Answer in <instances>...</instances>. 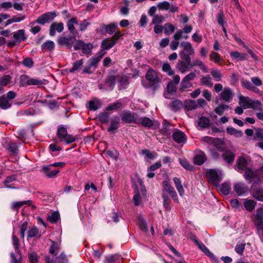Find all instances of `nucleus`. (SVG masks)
<instances>
[{"label":"nucleus","instance_id":"obj_1","mask_svg":"<svg viewBox=\"0 0 263 263\" xmlns=\"http://www.w3.org/2000/svg\"><path fill=\"white\" fill-rule=\"evenodd\" d=\"M205 175L209 181L215 185L222 179V171L218 169H208L205 171Z\"/></svg>","mask_w":263,"mask_h":263},{"label":"nucleus","instance_id":"obj_2","mask_svg":"<svg viewBox=\"0 0 263 263\" xmlns=\"http://www.w3.org/2000/svg\"><path fill=\"white\" fill-rule=\"evenodd\" d=\"M57 136L61 142H64L66 144L72 143L76 141V137L67 134L66 128L61 126L58 129Z\"/></svg>","mask_w":263,"mask_h":263},{"label":"nucleus","instance_id":"obj_3","mask_svg":"<svg viewBox=\"0 0 263 263\" xmlns=\"http://www.w3.org/2000/svg\"><path fill=\"white\" fill-rule=\"evenodd\" d=\"M244 177L249 182L260 181L259 172L257 170H253L250 168H246L245 171Z\"/></svg>","mask_w":263,"mask_h":263},{"label":"nucleus","instance_id":"obj_4","mask_svg":"<svg viewBox=\"0 0 263 263\" xmlns=\"http://www.w3.org/2000/svg\"><path fill=\"white\" fill-rule=\"evenodd\" d=\"M163 192L167 193L172 197L173 200L178 202V198L174 188L171 185L168 180H165L162 182Z\"/></svg>","mask_w":263,"mask_h":263},{"label":"nucleus","instance_id":"obj_5","mask_svg":"<svg viewBox=\"0 0 263 263\" xmlns=\"http://www.w3.org/2000/svg\"><path fill=\"white\" fill-rule=\"evenodd\" d=\"M56 16L57 14L54 11L45 13L40 15L35 22L43 25L46 23L52 21Z\"/></svg>","mask_w":263,"mask_h":263},{"label":"nucleus","instance_id":"obj_6","mask_svg":"<svg viewBox=\"0 0 263 263\" xmlns=\"http://www.w3.org/2000/svg\"><path fill=\"white\" fill-rule=\"evenodd\" d=\"M145 78L151 85H157L161 81V78L156 71L151 69L147 70Z\"/></svg>","mask_w":263,"mask_h":263},{"label":"nucleus","instance_id":"obj_7","mask_svg":"<svg viewBox=\"0 0 263 263\" xmlns=\"http://www.w3.org/2000/svg\"><path fill=\"white\" fill-rule=\"evenodd\" d=\"M233 191L237 196H240L247 194L249 188L245 183L237 182L234 184Z\"/></svg>","mask_w":263,"mask_h":263},{"label":"nucleus","instance_id":"obj_8","mask_svg":"<svg viewBox=\"0 0 263 263\" xmlns=\"http://www.w3.org/2000/svg\"><path fill=\"white\" fill-rule=\"evenodd\" d=\"M75 40L76 38L73 35V36H60L58 39V43L60 45H65L67 48H69Z\"/></svg>","mask_w":263,"mask_h":263},{"label":"nucleus","instance_id":"obj_9","mask_svg":"<svg viewBox=\"0 0 263 263\" xmlns=\"http://www.w3.org/2000/svg\"><path fill=\"white\" fill-rule=\"evenodd\" d=\"M121 118L122 121L130 123L132 122H134L136 123H138L137 121V115L132 113L130 111H124L121 115Z\"/></svg>","mask_w":263,"mask_h":263},{"label":"nucleus","instance_id":"obj_10","mask_svg":"<svg viewBox=\"0 0 263 263\" xmlns=\"http://www.w3.org/2000/svg\"><path fill=\"white\" fill-rule=\"evenodd\" d=\"M158 8L160 10H169L171 13H175L178 10V7L176 5H171L167 1H163L158 4Z\"/></svg>","mask_w":263,"mask_h":263},{"label":"nucleus","instance_id":"obj_11","mask_svg":"<svg viewBox=\"0 0 263 263\" xmlns=\"http://www.w3.org/2000/svg\"><path fill=\"white\" fill-rule=\"evenodd\" d=\"M251 193L253 198L257 201L263 202V187L259 186H252Z\"/></svg>","mask_w":263,"mask_h":263},{"label":"nucleus","instance_id":"obj_12","mask_svg":"<svg viewBox=\"0 0 263 263\" xmlns=\"http://www.w3.org/2000/svg\"><path fill=\"white\" fill-rule=\"evenodd\" d=\"M64 28V24L62 22H54L51 24L49 28V35L51 36L55 34V32H62Z\"/></svg>","mask_w":263,"mask_h":263},{"label":"nucleus","instance_id":"obj_13","mask_svg":"<svg viewBox=\"0 0 263 263\" xmlns=\"http://www.w3.org/2000/svg\"><path fill=\"white\" fill-rule=\"evenodd\" d=\"M180 46L182 48V50L179 54H193L195 53L194 49L193 48L191 44L188 42H182L180 44Z\"/></svg>","mask_w":263,"mask_h":263},{"label":"nucleus","instance_id":"obj_14","mask_svg":"<svg viewBox=\"0 0 263 263\" xmlns=\"http://www.w3.org/2000/svg\"><path fill=\"white\" fill-rule=\"evenodd\" d=\"M172 136L174 140L178 143H184L187 140L185 134L180 130L175 131Z\"/></svg>","mask_w":263,"mask_h":263},{"label":"nucleus","instance_id":"obj_15","mask_svg":"<svg viewBox=\"0 0 263 263\" xmlns=\"http://www.w3.org/2000/svg\"><path fill=\"white\" fill-rule=\"evenodd\" d=\"M221 99L225 102H230L232 101L233 97V93L232 89L228 87H226L224 88L221 95Z\"/></svg>","mask_w":263,"mask_h":263},{"label":"nucleus","instance_id":"obj_16","mask_svg":"<svg viewBox=\"0 0 263 263\" xmlns=\"http://www.w3.org/2000/svg\"><path fill=\"white\" fill-rule=\"evenodd\" d=\"M241 200L243 201L245 209L249 212H252L257 204L256 202L253 199L245 198L241 199Z\"/></svg>","mask_w":263,"mask_h":263},{"label":"nucleus","instance_id":"obj_17","mask_svg":"<svg viewBox=\"0 0 263 263\" xmlns=\"http://www.w3.org/2000/svg\"><path fill=\"white\" fill-rule=\"evenodd\" d=\"M256 219L255 223L258 227H260L263 223V205H260V206L256 210Z\"/></svg>","mask_w":263,"mask_h":263},{"label":"nucleus","instance_id":"obj_18","mask_svg":"<svg viewBox=\"0 0 263 263\" xmlns=\"http://www.w3.org/2000/svg\"><path fill=\"white\" fill-rule=\"evenodd\" d=\"M176 67L182 73H185L192 68L191 66L185 63L183 60L178 61Z\"/></svg>","mask_w":263,"mask_h":263},{"label":"nucleus","instance_id":"obj_19","mask_svg":"<svg viewBox=\"0 0 263 263\" xmlns=\"http://www.w3.org/2000/svg\"><path fill=\"white\" fill-rule=\"evenodd\" d=\"M120 123V118L117 116L112 117L110 119V124L107 128V130L110 132H114L119 128Z\"/></svg>","mask_w":263,"mask_h":263},{"label":"nucleus","instance_id":"obj_20","mask_svg":"<svg viewBox=\"0 0 263 263\" xmlns=\"http://www.w3.org/2000/svg\"><path fill=\"white\" fill-rule=\"evenodd\" d=\"M42 171L43 173L48 178H52L57 175L59 172V170H51V165H46L43 166Z\"/></svg>","mask_w":263,"mask_h":263},{"label":"nucleus","instance_id":"obj_21","mask_svg":"<svg viewBox=\"0 0 263 263\" xmlns=\"http://www.w3.org/2000/svg\"><path fill=\"white\" fill-rule=\"evenodd\" d=\"M105 54V51H101L97 55L90 58L89 59L90 66L96 68L98 66V63L100 61L101 59Z\"/></svg>","mask_w":263,"mask_h":263},{"label":"nucleus","instance_id":"obj_22","mask_svg":"<svg viewBox=\"0 0 263 263\" xmlns=\"http://www.w3.org/2000/svg\"><path fill=\"white\" fill-rule=\"evenodd\" d=\"M247 166V160L243 157H239L237 160L236 163V169L237 171L242 173L243 171H246V168H249Z\"/></svg>","mask_w":263,"mask_h":263},{"label":"nucleus","instance_id":"obj_23","mask_svg":"<svg viewBox=\"0 0 263 263\" xmlns=\"http://www.w3.org/2000/svg\"><path fill=\"white\" fill-rule=\"evenodd\" d=\"M13 37L15 42L18 43H21L22 41H25L27 39V36L25 35V32L24 29H20L13 33Z\"/></svg>","mask_w":263,"mask_h":263},{"label":"nucleus","instance_id":"obj_24","mask_svg":"<svg viewBox=\"0 0 263 263\" xmlns=\"http://www.w3.org/2000/svg\"><path fill=\"white\" fill-rule=\"evenodd\" d=\"M116 43V41H114L111 39H105L101 43V47L102 50L101 51H104L106 50H108L112 47Z\"/></svg>","mask_w":263,"mask_h":263},{"label":"nucleus","instance_id":"obj_25","mask_svg":"<svg viewBox=\"0 0 263 263\" xmlns=\"http://www.w3.org/2000/svg\"><path fill=\"white\" fill-rule=\"evenodd\" d=\"M78 20L76 17H72L69 20L67 23V27L70 32L74 35L77 31L75 29L74 25L78 24Z\"/></svg>","mask_w":263,"mask_h":263},{"label":"nucleus","instance_id":"obj_26","mask_svg":"<svg viewBox=\"0 0 263 263\" xmlns=\"http://www.w3.org/2000/svg\"><path fill=\"white\" fill-rule=\"evenodd\" d=\"M235 155L231 151H225L222 155V157L224 161L227 163H232L235 159Z\"/></svg>","mask_w":263,"mask_h":263},{"label":"nucleus","instance_id":"obj_27","mask_svg":"<svg viewBox=\"0 0 263 263\" xmlns=\"http://www.w3.org/2000/svg\"><path fill=\"white\" fill-rule=\"evenodd\" d=\"M194 162L196 165H201L206 160V157L205 154L200 152L199 154H196L194 158Z\"/></svg>","mask_w":263,"mask_h":263},{"label":"nucleus","instance_id":"obj_28","mask_svg":"<svg viewBox=\"0 0 263 263\" xmlns=\"http://www.w3.org/2000/svg\"><path fill=\"white\" fill-rule=\"evenodd\" d=\"M116 83L115 77L114 76H110L107 79L104 84V88L106 90H111Z\"/></svg>","mask_w":263,"mask_h":263},{"label":"nucleus","instance_id":"obj_29","mask_svg":"<svg viewBox=\"0 0 263 263\" xmlns=\"http://www.w3.org/2000/svg\"><path fill=\"white\" fill-rule=\"evenodd\" d=\"M117 28L118 26L117 24L112 23L107 25H104L102 27V29L104 30L106 33L112 34L116 32Z\"/></svg>","mask_w":263,"mask_h":263},{"label":"nucleus","instance_id":"obj_30","mask_svg":"<svg viewBox=\"0 0 263 263\" xmlns=\"http://www.w3.org/2000/svg\"><path fill=\"white\" fill-rule=\"evenodd\" d=\"M31 201L30 200L23 201H15L13 202L11 205L12 210L18 211L19 209L24 204H31Z\"/></svg>","mask_w":263,"mask_h":263},{"label":"nucleus","instance_id":"obj_31","mask_svg":"<svg viewBox=\"0 0 263 263\" xmlns=\"http://www.w3.org/2000/svg\"><path fill=\"white\" fill-rule=\"evenodd\" d=\"M11 106L10 101L9 100L6 96L3 95L0 97V107L3 109H7Z\"/></svg>","mask_w":263,"mask_h":263},{"label":"nucleus","instance_id":"obj_32","mask_svg":"<svg viewBox=\"0 0 263 263\" xmlns=\"http://www.w3.org/2000/svg\"><path fill=\"white\" fill-rule=\"evenodd\" d=\"M137 121L138 122V123H140L142 125L145 127L149 128L154 125V122L147 117H143L140 119H137Z\"/></svg>","mask_w":263,"mask_h":263},{"label":"nucleus","instance_id":"obj_33","mask_svg":"<svg viewBox=\"0 0 263 263\" xmlns=\"http://www.w3.org/2000/svg\"><path fill=\"white\" fill-rule=\"evenodd\" d=\"M251 101L252 100L250 99V98L241 96L239 98V104L244 109L250 108V107L249 106L251 105Z\"/></svg>","mask_w":263,"mask_h":263},{"label":"nucleus","instance_id":"obj_34","mask_svg":"<svg viewBox=\"0 0 263 263\" xmlns=\"http://www.w3.org/2000/svg\"><path fill=\"white\" fill-rule=\"evenodd\" d=\"M230 55L232 58L239 61L246 60L247 58L246 53H239L238 51H232L230 52Z\"/></svg>","mask_w":263,"mask_h":263},{"label":"nucleus","instance_id":"obj_35","mask_svg":"<svg viewBox=\"0 0 263 263\" xmlns=\"http://www.w3.org/2000/svg\"><path fill=\"white\" fill-rule=\"evenodd\" d=\"M226 130L228 134L233 135L235 137H241L243 135L242 131L237 130L232 127H228Z\"/></svg>","mask_w":263,"mask_h":263},{"label":"nucleus","instance_id":"obj_36","mask_svg":"<svg viewBox=\"0 0 263 263\" xmlns=\"http://www.w3.org/2000/svg\"><path fill=\"white\" fill-rule=\"evenodd\" d=\"M231 190V185L230 183L224 182L221 184L220 187V191L224 195H228L230 194Z\"/></svg>","mask_w":263,"mask_h":263},{"label":"nucleus","instance_id":"obj_37","mask_svg":"<svg viewBox=\"0 0 263 263\" xmlns=\"http://www.w3.org/2000/svg\"><path fill=\"white\" fill-rule=\"evenodd\" d=\"M5 144V147L7 151L14 154L18 152L17 146L15 143L12 142H6Z\"/></svg>","mask_w":263,"mask_h":263},{"label":"nucleus","instance_id":"obj_38","mask_svg":"<svg viewBox=\"0 0 263 263\" xmlns=\"http://www.w3.org/2000/svg\"><path fill=\"white\" fill-rule=\"evenodd\" d=\"M195 66H199L201 70L204 72H208V69L203 64V63L200 60L195 59L192 62L191 68Z\"/></svg>","mask_w":263,"mask_h":263},{"label":"nucleus","instance_id":"obj_39","mask_svg":"<svg viewBox=\"0 0 263 263\" xmlns=\"http://www.w3.org/2000/svg\"><path fill=\"white\" fill-rule=\"evenodd\" d=\"M200 82L202 85L209 87H212L213 85L212 79L210 76L202 77L200 79Z\"/></svg>","mask_w":263,"mask_h":263},{"label":"nucleus","instance_id":"obj_40","mask_svg":"<svg viewBox=\"0 0 263 263\" xmlns=\"http://www.w3.org/2000/svg\"><path fill=\"white\" fill-rule=\"evenodd\" d=\"M184 106L187 110H191L197 107V104L195 101L188 100L185 101Z\"/></svg>","mask_w":263,"mask_h":263},{"label":"nucleus","instance_id":"obj_41","mask_svg":"<svg viewBox=\"0 0 263 263\" xmlns=\"http://www.w3.org/2000/svg\"><path fill=\"white\" fill-rule=\"evenodd\" d=\"M47 81L45 79L40 80L37 78H30L29 85L41 86L46 84Z\"/></svg>","mask_w":263,"mask_h":263},{"label":"nucleus","instance_id":"obj_42","mask_svg":"<svg viewBox=\"0 0 263 263\" xmlns=\"http://www.w3.org/2000/svg\"><path fill=\"white\" fill-rule=\"evenodd\" d=\"M30 78L29 76L26 74H22L20 78V86L25 87L29 84Z\"/></svg>","mask_w":263,"mask_h":263},{"label":"nucleus","instance_id":"obj_43","mask_svg":"<svg viewBox=\"0 0 263 263\" xmlns=\"http://www.w3.org/2000/svg\"><path fill=\"white\" fill-rule=\"evenodd\" d=\"M198 125L202 128H206L210 125V121L209 118L202 117L198 120Z\"/></svg>","mask_w":263,"mask_h":263},{"label":"nucleus","instance_id":"obj_44","mask_svg":"<svg viewBox=\"0 0 263 263\" xmlns=\"http://www.w3.org/2000/svg\"><path fill=\"white\" fill-rule=\"evenodd\" d=\"M175 30V26L170 23H166L164 25V31L166 35H170Z\"/></svg>","mask_w":263,"mask_h":263},{"label":"nucleus","instance_id":"obj_45","mask_svg":"<svg viewBox=\"0 0 263 263\" xmlns=\"http://www.w3.org/2000/svg\"><path fill=\"white\" fill-rule=\"evenodd\" d=\"M60 219V214L58 212H52L50 215L48 216V220L52 223L57 222Z\"/></svg>","mask_w":263,"mask_h":263},{"label":"nucleus","instance_id":"obj_46","mask_svg":"<svg viewBox=\"0 0 263 263\" xmlns=\"http://www.w3.org/2000/svg\"><path fill=\"white\" fill-rule=\"evenodd\" d=\"M119 256L117 255H112L105 257V263H119Z\"/></svg>","mask_w":263,"mask_h":263},{"label":"nucleus","instance_id":"obj_47","mask_svg":"<svg viewBox=\"0 0 263 263\" xmlns=\"http://www.w3.org/2000/svg\"><path fill=\"white\" fill-rule=\"evenodd\" d=\"M229 107V106L227 105L221 104L215 108V111L217 114L222 115L224 111L228 109Z\"/></svg>","mask_w":263,"mask_h":263},{"label":"nucleus","instance_id":"obj_48","mask_svg":"<svg viewBox=\"0 0 263 263\" xmlns=\"http://www.w3.org/2000/svg\"><path fill=\"white\" fill-rule=\"evenodd\" d=\"M210 57L211 60L216 64H219L222 61V58L216 52H212L210 54Z\"/></svg>","mask_w":263,"mask_h":263},{"label":"nucleus","instance_id":"obj_49","mask_svg":"<svg viewBox=\"0 0 263 263\" xmlns=\"http://www.w3.org/2000/svg\"><path fill=\"white\" fill-rule=\"evenodd\" d=\"M211 73L213 78L216 81H220L222 77V74L218 69H212Z\"/></svg>","mask_w":263,"mask_h":263},{"label":"nucleus","instance_id":"obj_50","mask_svg":"<svg viewBox=\"0 0 263 263\" xmlns=\"http://www.w3.org/2000/svg\"><path fill=\"white\" fill-rule=\"evenodd\" d=\"M83 64V61L82 59L77 61L73 63L72 68L69 69V72H73L74 71L80 69Z\"/></svg>","mask_w":263,"mask_h":263},{"label":"nucleus","instance_id":"obj_51","mask_svg":"<svg viewBox=\"0 0 263 263\" xmlns=\"http://www.w3.org/2000/svg\"><path fill=\"white\" fill-rule=\"evenodd\" d=\"M41 48L42 49L51 51L54 48V43L51 41H47L42 45Z\"/></svg>","mask_w":263,"mask_h":263},{"label":"nucleus","instance_id":"obj_52","mask_svg":"<svg viewBox=\"0 0 263 263\" xmlns=\"http://www.w3.org/2000/svg\"><path fill=\"white\" fill-rule=\"evenodd\" d=\"M122 107V104L118 101L114 102L112 104H109L107 107L106 110H115L121 108Z\"/></svg>","mask_w":263,"mask_h":263},{"label":"nucleus","instance_id":"obj_53","mask_svg":"<svg viewBox=\"0 0 263 263\" xmlns=\"http://www.w3.org/2000/svg\"><path fill=\"white\" fill-rule=\"evenodd\" d=\"M11 77L9 75L4 76L0 79V86H6L10 82Z\"/></svg>","mask_w":263,"mask_h":263},{"label":"nucleus","instance_id":"obj_54","mask_svg":"<svg viewBox=\"0 0 263 263\" xmlns=\"http://www.w3.org/2000/svg\"><path fill=\"white\" fill-rule=\"evenodd\" d=\"M182 106V103L179 100H175L171 103V107L174 111H177Z\"/></svg>","mask_w":263,"mask_h":263},{"label":"nucleus","instance_id":"obj_55","mask_svg":"<svg viewBox=\"0 0 263 263\" xmlns=\"http://www.w3.org/2000/svg\"><path fill=\"white\" fill-rule=\"evenodd\" d=\"M162 70L169 76H172L174 74V70L171 68L170 65L168 63H165L163 64Z\"/></svg>","mask_w":263,"mask_h":263},{"label":"nucleus","instance_id":"obj_56","mask_svg":"<svg viewBox=\"0 0 263 263\" xmlns=\"http://www.w3.org/2000/svg\"><path fill=\"white\" fill-rule=\"evenodd\" d=\"M179 163L186 170H192L193 168V166L185 159H180Z\"/></svg>","mask_w":263,"mask_h":263},{"label":"nucleus","instance_id":"obj_57","mask_svg":"<svg viewBox=\"0 0 263 263\" xmlns=\"http://www.w3.org/2000/svg\"><path fill=\"white\" fill-rule=\"evenodd\" d=\"M249 107L250 108H252L254 110H261V103L259 101H254L252 100L251 105Z\"/></svg>","mask_w":263,"mask_h":263},{"label":"nucleus","instance_id":"obj_58","mask_svg":"<svg viewBox=\"0 0 263 263\" xmlns=\"http://www.w3.org/2000/svg\"><path fill=\"white\" fill-rule=\"evenodd\" d=\"M99 118L100 121L103 123H107L109 121V115L106 112L100 114Z\"/></svg>","mask_w":263,"mask_h":263},{"label":"nucleus","instance_id":"obj_59","mask_svg":"<svg viewBox=\"0 0 263 263\" xmlns=\"http://www.w3.org/2000/svg\"><path fill=\"white\" fill-rule=\"evenodd\" d=\"M15 180V178L14 176H8L4 181L5 186L9 189H14V187L12 186L11 185H8V184Z\"/></svg>","mask_w":263,"mask_h":263},{"label":"nucleus","instance_id":"obj_60","mask_svg":"<svg viewBox=\"0 0 263 263\" xmlns=\"http://www.w3.org/2000/svg\"><path fill=\"white\" fill-rule=\"evenodd\" d=\"M59 250V245L54 241H52V245L49 249V252L54 255H57Z\"/></svg>","mask_w":263,"mask_h":263},{"label":"nucleus","instance_id":"obj_61","mask_svg":"<svg viewBox=\"0 0 263 263\" xmlns=\"http://www.w3.org/2000/svg\"><path fill=\"white\" fill-rule=\"evenodd\" d=\"M164 21V17L162 15H155L152 21V24H159L162 23Z\"/></svg>","mask_w":263,"mask_h":263},{"label":"nucleus","instance_id":"obj_62","mask_svg":"<svg viewBox=\"0 0 263 263\" xmlns=\"http://www.w3.org/2000/svg\"><path fill=\"white\" fill-rule=\"evenodd\" d=\"M254 138L258 141H263V129L261 128H257L256 130Z\"/></svg>","mask_w":263,"mask_h":263},{"label":"nucleus","instance_id":"obj_63","mask_svg":"<svg viewBox=\"0 0 263 263\" xmlns=\"http://www.w3.org/2000/svg\"><path fill=\"white\" fill-rule=\"evenodd\" d=\"M93 47V46L90 43L88 44H84L81 50H82L83 52L85 54L90 53L91 52V50Z\"/></svg>","mask_w":263,"mask_h":263},{"label":"nucleus","instance_id":"obj_64","mask_svg":"<svg viewBox=\"0 0 263 263\" xmlns=\"http://www.w3.org/2000/svg\"><path fill=\"white\" fill-rule=\"evenodd\" d=\"M30 263H37L38 256L36 253L31 252L28 254Z\"/></svg>","mask_w":263,"mask_h":263}]
</instances>
